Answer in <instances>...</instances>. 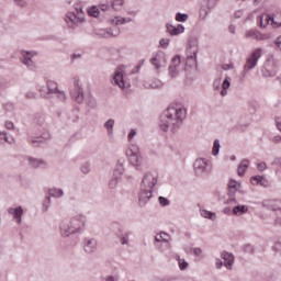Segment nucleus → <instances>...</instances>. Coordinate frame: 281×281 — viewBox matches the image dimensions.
Wrapping results in <instances>:
<instances>
[{"instance_id": "nucleus-1", "label": "nucleus", "mask_w": 281, "mask_h": 281, "mask_svg": "<svg viewBox=\"0 0 281 281\" xmlns=\"http://www.w3.org/2000/svg\"><path fill=\"white\" fill-rule=\"evenodd\" d=\"M188 111L181 103L169 105L159 117V128L164 133H178L181 128Z\"/></svg>"}, {"instance_id": "nucleus-2", "label": "nucleus", "mask_w": 281, "mask_h": 281, "mask_svg": "<svg viewBox=\"0 0 281 281\" xmlns=\"http://www.w3.org/2000/svg\"><path fill=\"white\" fill-rule=\"evenodd\" d=\"M159 183V175L155 171H146L140 181V191L138 193V205L144 207L153 199V192Z\"/></svg>"}, {"instance_id": "nucleus-3", "label": "nucleus", "mask_w": 281, "mask_h": 281, "mask_svg": "<svg viewBox=\"0 0 281 281\" xmlns=\"http://www.w3.org/2000/svg\"><path fill=\"white\" fill-rule=\"evenodd\" d=\"M87 225V215L79 213L69 220H64L59 225L60 236L69 238L74 234H80Z\"/></svg>"}, {"instance_id": "nucleus-4", "label": "nucleus", "mask_w": 281, "mask_h": 281, "mask_svg": "<svg viewBox=\"0 0 281 281\" xmlns=\"http://www.w3.org/2000/svg\"><path fill=\"white\" fill-rule=\"evenodd\" d=\"M126 157L128 164L133 166L136 170H138V172H142V170H144L145 161L139 146L131 144L126 150Z\"/></svg>"}, {"instance_id": "nucleus-5", "label": "nucleus", "mask_w": 281, "mask_h": 281, "mask_svg": "<svg viewBox=\"0 0 281 281\" xmlns=\"http://www.w3.org/2000/svg\"><path fill=\"white\" fill-rule=\"evenodd\" d=\"M68 27L74 30L78 23H85V11L80 4L75 5L65 16Z\"/></svg>"}, {"instance_id": "nucleus-6", "label": "nucleus", "mask_w": 281, "mask_h": 281, "mask_svg": "<svg viewBox=\"0 0 281 281\" xmlns=\"http://www.w3.org/2000/svg\"><path fill=\"white\" fill-rule=\"evenodd\" d=\"M70 95L74 102L82 104L85 102V88H82V81L80 77H72V89L70 90Z\"/></svg>"}, {"instance_id": "nucleus-7", "label": "nucleus", "mask_w": 281, "mask_h": 281, "mask_svg": "<svg viewBox=\"0 0 281 281\" xmlns=\"http://www.w3.org/2000/svg\"><path fill=\"white\" fill-rule=\"evenodd\" d=\"M196 54H199V42L196 38L190 40L187 47V67H196Z\"/></svg>"}, {"instance_id": "nucleus-8", "label": "nucleus", "mask_w": 281, "mask_h": 281, "mask_svg": "<svg viewBox=\"0 0 281 281\" xmlns=\"http://www.w3.org/2000/svg\"><path fill=\"white\" fill-rule=\"evenodd\" d=\"M262 58V48H255L250 56L246 59V64L244 66V76H247L251 69H254L258 65V60Z\"/></svg>"}, {"instance_id": "nucleus-9", "label": "nucleus", "mask_w": 281, "mask_h": 281, "mask_svg": "<svg viewBox=\"0 0 281 281\" xmlns=\"http://www.w3.org/2000/svg\"><path fill=\"white\" fill-rule=\"evenodd\" d=\"M34 56H36V52L34 50H21V63L27 67L30 71H34L36 69V61H34Z\"/></svg>"}, {"instance_id": "nucleus-10", "label": "nucleus", "mask_w": 281, "mask_h": 281, "mask_svg": "<svg viewBox=\"0 0 281 281\" xmlns=\"http://www.w3.org/2000/svg\"><path fill=\"white\" fill-rule=\"evenodd\" d=\"M149 61L153 65V67H155V69L159 71V69H162V67H166V65L168 64V58L166 57V53L158 50L153 54Z\"/></svg>"}, {"instance_id": "nucleus-11", "label": "nucleus", "mask_w": 281, "mask_h": 281, "mask_svg": "<svg viewBox=\"0 0 281 281\" xmlns=\"http://www.w3.org/2000/svg\"><path fill=\"white\" fill-rule=\"evenodd\" d=\"M19 161L27 164L30 168H47V161L41 158H34L32 156H20Z\"/></svg>"}, {"instance_id": "nucleus-12", "label": "nucleus", "mask_w": 281, "mask_h": 281, "mask_svg": "<svg viewBox=\"0 0 281 281\" xmlns=\"http://www.w3.org/2000/svg\"><path fill=\"white\" fill-rule=\"evenodd\" d=\"M124 74H126V67L119 66L114 71L112 85H115L120 89H126V83L124 82Z\"/></svg>"}, {"instance_id": "nucleus-13", "label": "nucleus", "mask_w": 281, "mask_h": 281, "mask_svg": "<svg viewBox=\"0 0 281 281\" xmlns=\"http://www.w3.org/2000/svg\"><path fill=\"white\" fill-rule=\"evenodd\" d=\"M210 166V160L205 158H198L193 162V169L198 177H203V175H207V168Z\"/></svg>"}, {"instance_id": "nucleus-14", "label": "nucleus", "mask_w": 281, "mask_h": 281, "mask_svg": "<svg viewBox=\"0 0 281 281\" xmlns=\"http://www.w3.org/2000/svg\"><path fill=\"white\" fill-rule=\"evenodd\" d=\"M180 71H183V64H181V56L176 55L169 66V76L171 78H177Z\"/></svg>"}, {"instance_id": "nucleus-15", "label": "nucleus", "mask_w": 281, "mask_h": 281, "mask_svg": "<svg viewBox=\"0 0 281 281\" xmlns=\"http://www.w3.org/2000/svg\"><path fill=\"white\" fill-rule=\"evenodd\" d=\"M229 87H232V82L229 81L228 77H226L223 82L221 81V78L215 79L213 82V89L215 91H220L222 98H225V95H227V90L229 89Z\"/></svg>"}, {"instance_id": "nucleus-16", "label": "nucleus", "mask_w": 281, "mask_h": 281, "mask_svg": "<svg viewBox=\"0 0 281 281\" xmlns=\"http://www.w3.org/2000/svg\"><path fill=\"white\" fill-rule=\"evenodd\" d=\"M7 212L16 225H21L23 223V214H25L23 206H11Z\"/></svg>"}, {"instance_id": "nucleus-17", "label": "nucleus", "mask_w": 281, "mask_h": 281, "mask_svg": "<svg viewBox=\"0 0 281 281\" xmlns=\"http://www.w3.org/2000/svg\"><path fill=\"white\" fill-rule=\"evenodd\" d=\"M243 184L235 179L228 181V203H236V192H240Z\"/></svg>"}, {"instance_id": "nucleus-18", "label": "nucleus", "mask_w": 281, "mask_h": 281, "mask_svg": "<svg viewBox=\"0 0 281 281\" xmlns=\"http://www.w3.org/2000/svg\"><path fill=\"white\" fill-rule=\"evenodd\" d=\"M83 251L88 255L95 254V251H98V239L86 237L83 239Z\"/></svg>"}, {"instance_id": "nucleus-19", "label": "nucleus", "mask_w": 281, "mask_h": 281, "mask_svg": "<svg viewBox=\"0 0 281 281\" xmlns=\"http://www.w3.org/2000/svg\"><path fill=\"white\" fill-rule=\"evenodd\" d=\"M120 34V31L113 29H97L95 35L100 38H113Z\"/></svg>"}, {"instance_id": "nucleus-20", "label": "nucleus", "mask_w": 281, "mask_h": 281, "mask_svg": "<svg viewBox=\"0 0 281 281\" xmlns=\"http://www.w3.org/2000/svg\"><path fill=\"white\" fill-rule=\"evenodd\" d=\"M155 240L156 243H162L165 249H171V245H170V240H171V237L169 234L167 233H159L155 236Z\"/></svg>"}, {"instance_id": "nucleus-21", "label": "nucleus", "mask_w": 281, "mask_h": 281, "mask_svg": "<svg viewBox=\"0 0 281 281\" xmlns=\"http://www.w3.org/2000/svg\"><path fill=\"white\" fill-rule=\"evenodd\" d=\"M246 38H252L254 41H269V34L251 30L246 33Z\"/></svg>"}, {"instance_id": "nucleus-22", "label": "nucleus", "mask_w": 281, "mask_h": 281, "mask_svg": "<svg viewBox=\"0 0 281 281\" xmlns=\"http://www.w3.org/2000/svg\"><path fill=\"white\" fill-rule=\"evenodd\" d=\"M221 258L224 260V267L228 269V271H232L234 267V255L232 252L223 251Z\"/></svg>"}, {"instance_id": "nucleus-23", "label": "nucleus", "mask_w": 281, "mask_h": 281, "mask_svg": "<svg viewBox=\"0 0 281 281\" xmlns=\"http://www.w3.org/2000/svg\"><path fill=\"white\" fill-rule=\"evenodd\" d=\"M166 27L170 36H179V34H183V32H186V26H183L182 24H178L177 26L172 24H167Z\"/></svg>"}, {"instance_id": "nucleus-24", "label": "nucleus", "mask_w": 281, "mask_h": 281, "mask_svg": "<svg viewBox=\"0 0 281 281\" xmlns=\"http://www.w3.org/2000/svg\"><path fill=\"white\" fill-rule=\"evenodd\" d=\"M257 23L259 27L263 29L269 27L271 25V14L269 13H262L257 18Z\"/></svg>"}, {"instance_id": "nucleus-25", "label": "nucleus", "mask_w": 281, "mask_h": 281, "mask_svg": "<svg viewBox=\"0 0 281 281\" xmlns=\"http://www.w3.org/2000/svg\"><path fill=\"white\" fill-rule=\"evenodd\" d=\"M249 212V206L245 204H236L232 209L233 216H245Z\"/></svg>"}, {"instance_id": "nucleus-26", "label": "nucleus", "mask_w": 281, "mask_h": 281, "mask_svg": "<svg viewBox=\"0 0 281 281\" xmlns=\"http://www.w3.org/2000/svg\"><path fill=\"white\" fill-rule=\"evenodd\" d=\"M122 175H124V159L119 160L113 169V177L121 179Z\"/></svg>"}, {"instance_id": "nucleus-27", "label": "nucleus", "mask_w": 281, "mask_h": 281, "mask_svg": "<svg viewBox=\"0 0 281 281\" xmlns=\"http://www.w3.org/2000/svg\"><path fill=\"white\" fill-rule=\"evenodd\" d=\"M247 168H249V159H244L237 167L238 177H245V172H247Z\"/></svg>"}, {"instance_id": "nucleus-28", "label": "nucleus", "mask_w": 281, "mask_h": 281, "mask_svg": "<svg viewBox=\"0 0 281 281\" xmlns=\"http://www.w3.org/2000/svg\"><path fill=\"white\" fill-rule=\"evenodd\" d=\"M112 25H126V23H133L131 18L114 16L111 19Z\"/></svg>"}, {"instance_id": "nucleus-29", "label": "nucleus", "mask_w": 281, "mask_h": 281, "mask_svg": "<svg viewBox=\"0 0 281 281\" xmlns=\"http://www.w3.org/2000/svg\"><path fill=\"white\" fill-rule=\"evenodd\" d=\"M271 27L278 29L281 27V12L270 14Z\"/></svg>"}, {"instance_id": "nucleus-30", "label": "nucleus", "mask_w": 281, "mask_h": 281, "mask_svg": "<svg viewBox=\"0 0 281 281\" xmlns=\"http://www.w3.org/2000/svg\"><path fill=\"white\" fill-rule=\"evenodd\" d=\"M200 216L202 218H209V221H216V213L204 209H200Z\"/></svg>"}, {"instance_id": "nucleus-31", "label": "nucleus", "mask_w": 281, "mask_h": 281, "mask_svg": "<svg viewBox=\"0 0 281 281\" xmlns=\"http://www.w3.org/2000/svg\"><path fill=\"white\" fill-rule=\"evenodd\" d=\"M0 144H14V137L8 136L4 132H0Z\"/></svg>"}, {"instance_id": "nucleus-32", "label": "nucleus", "mask_w": 281, "mask_h": 281, "mask_svg": "<svg viewBox=\"0 0 281 281\" xmlns=\"http://www.w3.org/2000/svg\"><path fill=\"white\" fill-rule=\"evenodd\" d=\"M48 196H53L54 199H60V196H64L65 191H63V189H58V188H53L48 191Z\"/></svg>"}, {"instance_id": "nucleus-33", "label": "nucleus", "mask_w": 281, "mask_h": 281, "mask_svg": "<svg viewBox=\"0 0 281 281\" xmlns=\"http://www.w3.org/2000/svg\"><path fill=\"white\" fill-rule=\"evenodd\" d=\"M46 87H47L48 93H50V95H54V93H56L58 91V83H56V81L48 80L46 82Z\"/></svg>"}, {"instance_id": "nucleus-34", "label": "nucleus", "mask_w": 281, "mask_h": 281, "mask_svg": "<svg viewBox=\"0 0 281 281\" xmlns=\"http://www.w3.org/2000/svg\"><path fill=\"white\" fill-rule=\"evenodd\" d=\"M115 126V121L110 119L104 123V128H106L108 135L113 137V127Z\"/></svg>"}, {"instance_id": "nucleus-35", "label": "nucleus", "mask_w": 281, "mask_h": 281, "mask_svg": "<svg viewBox=\"0 0 281 281\" xmlns=\"http://www.w3.org/2000/svg\"><path fill=\"white\" fill-rule=\"evenodd\" d=\"M78 122V111H71L67 114V124H76Z\"/></svg>"}, {"instance_id": "nucleus-36", "label": "nucleus", "mask_w": 281, "mask_h": 281, "mask_svg": "<svg viewBox=\"0 0 281 281\" xmlns=\"http://www.w3.org/2000/svg\"><path fill=\"white\" fill-rule=\"evenodd\" d=\"M113 10L120 11L124 8V0H110Z\"/></svg>"}, {"instance_id": "nucleus-37", "label": "nucleus", "mask_w": 281, "mask_h": 281, "mask_svg": "<svg viewBox=\"0 0 281 281\" xmlns=\"http://www.w3.org/2000/svg\"><path fill=\"white\" fill-rule=\"evenodd\" d=\"M176 259L178 261L180 271H186V269H188V261H186V259H181V257L178 255L176 256Z\"/></svg>"}, {"instance_id": "nucleus-38", "label": "nucleus", "mask_w": 281, "mask_h": 281, "mask_svg": "<svg viewBox=\"0 0 281 281\" xmlns=\"http://www.w3.org/2000/svg\"><path fill=\"white\" fill-rule=\"evenodd\" d=\"M80 171L82 172V175H89V172H91V162L86 161L81 164Z\"/></svg>"}, {"instance_id": "nucleus-39", "label": "nucleus", "mask_w": 281, "mask_h": 281, "mask_svg": "<svg viewBox=\"0 0 281 281\" xmlns=\"http://www.w3.org/2000/svg\"><path fill=\"white\" fill-rule=\"evenodd\" d=\"M38 91L42 98H52L49 90L45 86H40Z\"/></svg>"}, {"instance_id": "nucleus-40", "label": "nucleus", "mask_w": 281, "mask_h": 281, "mask_svg": "<svg viewBox=\"0 0 281 281\" xmlns=\"http://www.w3.org/2000/svg\"><path fill=\"white\" fill-rule=\"evenodd\" d=\"M265 176H252L250 178V183L252 186H260L262 183Z\"/></svg>"}, {"instance_id": "nucleus-41", "label": "nucleus", "mask_w": 281, "mask_h": 281, "mask_svg": "<svg viewBox=\"0 0 281 281\" xmlns=\"http://www.w3.org/2000/svg\"><path fill=\"white\" fill-rule=\"evenodd\" d=\"M218 153H221V140L215 139L213 143L212 155L216 156Z\"/></svg>"}, {"instance_id": "nucleus-42", "label": "nucleus", "mask_w": 281, "mask_h": 281, "mask_svg": "<svg viewBox=\"0 0 281 281\" xmlns=\"http://www.w3.org/2000/svg\"><path fill=\"white\" fill-rule=\"evenodd\" d=\"M189 15L188 13H177L176 14V21H178V23H186V21H188Z\"/></svg>"}, {"instance_id": "nucleus-43", "label": "nucleus", "mask_w": 281, "mask_h": 281, "mask_svg": "<svg viewBox=\"0 0 281 281\" xmlns=\"http://www.w3.org/2000/svg\"><path fill=\"white\" fill-rule=\"evenodd\" d=\"M212 8H214V4H207V9H201L200 18L205 19V16H207V14H210V11L212 10Z\"/></svg>"}, {"instance_id": "nucleus-44", "label": "nucleus", "mask_w": 281, "mask_h": 281, "mask_svg": "<svg viewBox=\"0 0 281 281\" xmlns=\"http://www.w3.org/2000/svg\"><path fill=\"white\" fill-rule=\"evenodd\" d=\"M117 183H120V178L112 176V179L109 182V188H111V190H115V188H117Z\"/></svg>"}, {"instance_id": "nucleus-45", "label": "nucleus", "mask_w": 281, "mask_h": 281, "mask_svg": "<svg viewBox=\"0 0 281 281\" xmlns=\"http://www.w3.org/2000/svg\"><path fill=\"white\" fill-rule=\"evenodd\" d=\"M88 14H89L90 16L98 18V16H100V10H99L97 7H91V8L88 10Z\"/></svg>"}, {"instance_id": "nucleus-46", "label": "nucleus", "mask_w": 281, "mask_h": 281, "mask_svg": "<svg viewBox=\"0 0 281 281\" xmlns=\"http://www.w3.org/2000/svg\"><path fill=\"white\" fill-rule=\"evenodd\" d=\"M8 87H10V82L8 81V79L0 78V91H5Z\"/></svg>"}, {"instance_id": "nucleus-47", "label": "nucleus", "mask_w": 281, "mask_h": 281, "mask_svg": "<svg viewBox=\"0 0 281 281\" xmlns=\"http://www.w3.org/2000/svg\"><path fill=\"white\" fill-rule=\"evenodd\" d=\"M55 94H57L58 100H60L61 102H65L67 100V94H65L64 91L57 90Z\"/></svg>"}, {"instance_id": "nucleus-48", "label": "nucleus", "mask_w": 281, "mask_h": 281, "mask_svg": "<svg viewBox=\"0 0 281 281\" xmlns=\"http://www.w3.org/2000/svg\"><path fill=\"white\" fill-rule=\"evenodd\" d=\"M159 45H160V47L166 49V48H168V45H170V40L169 38H161L159 41Z\"/></svg>"}, {"instance_id": "nucleus-49", "label": "nucleus", "mask_w": 281, "mask_h": 281, "mask_svg": "<svg viewBox=\"0 0 281 281\" xmlns=\"http://www.w3.org/2000/svg\"><path fill=\"white\" fill-rule=\"evenodd\" d=\"M158 201H159V204L162 205V207H166V205H170V200L164 196H159Z\"/></svg>"}, {"instance_id": "nucleus-50", "label": "nucleus", "mask_w": 281, "mask_h": 281, "mask_svg": "<svg viewBox=\"0 0 281 281\" xmlns=\"http://www.w3.org/2000/svg\"><path fill=\"white\" fill-rule=\"evenodd\" d=\"M161 87H164V83L160 80H156L150 83L151 89H161Z\"/></svg>"}, {"instance_id": "nucleus-51", "label": "nucleus", "mask_w": 281, "mask_h": 281, "mask_svg": "<svg viewBox=\"0 0 281 281\" xmlns=\"http://www.w3.org/2000/svg\"><path fill=\"white\" fill-rule=\"evenodd\" d=\"M50 203H52V198L48 195V196H46V199L44 200V203H43V209L45 212L49 207Z\"/></svg>"}, {"instance_id": "nucleus-52", "label": "nucleus", "mask_w": 281, "mask_h": 281, "mask_svg": "<svg viewBox=\"0 0 281 281\" xmlns=\"http://www.w3.org/2000/svg\"><path fill=\"white\" fill-rule=\"evenodd\" d=\"M215 267L216 269H223V267H225V262H223V260L220 258H215Z\"/></svg>"}, {"instance_id": "nucleus-53", "label": "nucleus", "mask_w": 281, "mask_h": 281, "mask_svg": "<svg viewBox=\"0 0 281 281\" xmlns=\"http://www.w3.org/2000/svg\"><path fill=\"white\" fill-rule=\"evenodd\" d=\"M257 170H259V172H265V170H267V162L257 164Z\"/></svg>"}, {"instance_id": "nucleus-54", "label": "nucleus", "mask_w": 281, "mask_h": 281, "mask_svg": "<svg viewBox=\"0 0 281 281\" xmlns=\"http://www.w3.org/2000/svg\"><path fill=\"white\" fill-rule=\"evenodd\" d=\"M193 256H196V258H203V250H201V248H193Z\"/></svg>"}, {"instance_id": "nucleus-55", "label": "nucleus", "mask_w": 281, "mask_h": 281, "mask_svg": "<svg viewBox=\"0 0 281 281\" xmlns=\"http://www.w3.org/2000/svg\"><path fill=\"white\" fill-rule=\"evenodd\" d=\"M121 245H128V234H124L120 239Z\"/></svg>"}, {"instance_id": "nucleus-56", "label": "nucleus", "mask_w": 281, "mask_h": 281, "mask_svg": "<svg viewBox=\"0 0 281 281\" xmlns=\"http://www.w3.org/2000/svg\"><path fill=\"white\" fill-rule=\"evenodd\" d=\"M4 126H5V128H7L8 131H13V128H14V123H12V121H7V122L4 123Z\"/></svg>"}, {"instance_id": "nucleus-57", "label": "nucleus", "mask_w": 281, "mask_h": 281, "mask_svg": "<svg viewBox=\"0 0 281 281\" xmlns=\"http://www.w3.org/2000/svg\"><path fill=\"white\" fill-rule=\"evenodd\" d=\"M25 98H27V100H34V98H36V92H33V91L26 92Z\"/></svg>"}, {"instance_id": "nucleus-58", "label": "nucleus", "mask_w": 281, "mask_h": 281, "mask_svg": "<svg viewBox=\"0 0 281 281\" xmlns=\"http://www.w3.org/2000/svg\"><path fill=\"white\" fill-rule=\"evenodd\" d=\"M15 5H19L20 8H25V5L27 4L25 2V0H13Z\"/></svg>"}, {"instance_id": "nucleus-59", "label": "nucleus", "mask_w": 281, "mask_h": 281, "mask_svg": "<svg viewBox=\"0 0 281 281\" xmlns=\"http://www.w3.org/2000/svg\"><path fill=\"white\" fill-rule=\"evenodd\" d=\"M222 69H224V71H229V69H234V65H232V64H224L222 66Z\"/></svg>"}, {"instance_id": "nucleus-60", "label": "nucleus", "mask_w": 281, "mask_h": 281, "mask_svg": "<svg viewBox=\"0 0 281 281\" xmlns=\"http://www.w3.org/2000/svg\"><path fill=\"white\" fill-rule=\"evenodd\" d=\"M272 142H273V144H281V136L277 135V136L272 137Z\"/></svg>"}, {"instance_id": "nucleus-61", "label": "nucleus", "mask_w": 281, "mask_h": 281, "mask_svg": "<svg viewBox=\"0 0 281 281\" xmlns=\"http://www.w3.org/2000/svg\"><path fill=\"white\" fill-rule=\"evenodd\" d=\"M135 135H137V132L135 130H131V132L128 133V139H134Z\"/></svg>"}, {"instance_id": "nucleus-62", "label": "nucleus", "mask_w": 281, "mask_h": 281, "mask_svg": "<svg viewBox=\"0 0 281 281\" xmlns=\"http://www.w3.org/2000/svg\"><path fill=\"white\" fill-rule=\"evenodd\" d=\"M277 128L281 132V117H276Z\"/></svg>"}, {"instance_id": "nucleus-63", "label": "nucleus", "mask_w": 281, "mask_h": 281, "mask_svg": "<svg viewBox=\"0 0 281 281\" xmlns=\"http://www.w3.org/2000/svg\"><path fill=\"white\" fill-rule=\"evenodd\" d=\"M151 281H170V278L162 279V278H159V277H154V278L151 279Z\"/></svg>"}, {"instance_id": "nucleus-64", "label": "nucleus", "mask_w": 281, "mask_h": 281, "mask_svg": "<svg viewBox=\"0 0 281 281\" xmlns=\"http://www.w3.org/2000/svg\"><path fill=\"white\" fill-rule=\"evenodd\" d=\"M105 281H117V277L110 276Z\"/></svg>"}]
</instances>
